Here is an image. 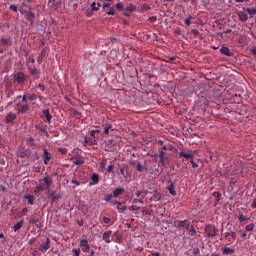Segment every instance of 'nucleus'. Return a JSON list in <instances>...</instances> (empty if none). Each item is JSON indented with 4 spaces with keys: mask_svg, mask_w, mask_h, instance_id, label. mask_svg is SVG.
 I'll return each instance as SVG.
<instances>
[{
    "mask_svg": "<svg viewBox=\"0 0 256 256\" xmlns=\"http://www.w3.org/2000/svg\"><path fill=\"white\" fill-rule=\"evenodd\" d=\"M40 190L47 191L53 185V178L51 176H46L40 180Z\"/></svg>",
    "mask_w": 256,
    "mask_h": 256,
    "instance_id": "obj_1",
    "label": "nucleus"
},
{
    "mask_svg": "<svg viewBox=\"0 0 256 256\" xmlns=\"http://www.w3.org/2000/svg\"><path fill=\"white\" fill-rule=\"evenodd\" d=\"M28 80V76L24 72H17L14 74V81L20 85V87H23Z\"/></svg>",
    "mask_w": 256,
    "mask_h": 256,
    "instance_id": "obj_2",
    "label": "nucleus"
},
{
    "mask_svg": "<svg viewBox=\"0 0 256 256\" xmlns=\"http://www.w3.org/2000/svg\"><path fill=\"white\" fill-rule=\"evenodd\" d=\"M30 110V106L28 103L18 102L16 103V112L18 114H27Z\"/></svg>",
    "mask_w": 256,
    "mask_h": 256,
    "instance_id": "obj_3",
    "label": "nucleus"
},
{
    "mask_svg": "<svg viewBox=\"0 0 256 256\" xmlns=\"http://www.w3.org/2000/svg\"><path fill=\"white\" fill-rule=\"evenodd\" d=\"M204 231L207 237H215L218 233L217 228L213 226V224H207V226H205Z\"/></svg>",
    "mask_w": 256,
    "mask_h": 256,
    "instance_id": "obj_4",
    "label": "nucleus"
},
{
    "mask_svg": "<svg viewBox=\"0 0 256 256\" xmlns=\"http://www.w3.org/2000/svg\"><path fill=\"white\" fill-rule=\"evenodd\" d=\"M136 11V6L132 3L128 4L123 11L125 17H130Z\"/></svg>",
    "mask_w": 256,
    "mask_h": 256,
    "instance_id": "obj_5",
    "label": "nucleus"
},
{
    "mask_svg": "<svg viewBox=\"0 0 256 256\" xmlns=\"http://www.w3.org/2000/svg\"><path fill=\"white\" fill-rule=\"evenodd\" d=\"M42 120H44V122H46L48 124L51 123L52 115L50 114L49 109L42 110Z\"/></svg>",
    "mask_w": 256,
    "mask_h": 256,
    "instance_id": "obj_6",
    "label": "nucleus"
},
{
    "mask_svg": "<svg viewBox=\"0 0 256 256\" xmlns=\"http://www.w3.org/2000/svg\"><path fill=\"white\" fill-rule=\"evenodd\" d=\"M80 248H81V251L83 253H89L90 252V246L88 244V240H80V244H79Z\"/></svg>",
    "mask_w": 256,
    "mask_h": 256,
    "instance_id": "obj_7",
    "label": "nucleus"
},
{
    "mask_svg": "<svg viewBox=\"0 0 256 256\" xmlns=\"http://www.w3.org/2000/svg\"><path fill=\"white\" fill-rule=\"evenodd\" d=\"M50 243V238H46V242H44V244H40V248H38V250H40L42 253H46L51 248Z\"/></svg>",
    "mask_w": 256,
    "mask_h": 256,
    "instance_id": "obj_8",
    "label": "nucleus"
},
{
    "mask_svg": "<svg viewBox=\"0 0 256 256\" xmlns=\"http://www.w3.org/2000/svg\"><path fill=\"white\" fill-rule=\"evenodd\" d=\"M224 237L228 240L229 244H233L236 240V232H225Z\"/></svg>",
    "mask_w": 256,
    "mask_h": 256,
    "instance_id": "obj_9",
    "label": "nucleus"
},
{
    "mask_svg": "<svg viewBox=\"0 0 256 256\" xmlns=\"http://www.w3.org/2000/svg\"><path fill=\"white\" fill-rule=\"evenodd\" d=\"M179 158H184L186 160H189V162H191L194 159V154H193V152L187 153L185 151H180Z\"/></svg>",
    "mask_w": 256,
    "mask_h": 256,
    "instance_id": "obj_10",
    "label": "nucleus"
},
{
    "mask_svg": "<svg viewBox=\"0 0 256 256\" xmlns=\"http://www.w3.org/2000/svg\"><path fill=\"white\" fill-rule=\"evenodd\" d=\"M242 172H243L242 166L235 164V165L232 167V171L229 173V176L239 175V174H241Z\"/></svg>",
    "mask_w": 256,
    "mask_h": 256,
    "instance_id": "obj_11",
    "label": "nucleus"
},
{
    "mask_svg": "<svg viewBox=\"0 0 256 256\" xmlns=\"http://www.w3.org/2000/svg\"><path fill=\"white\" fill-rule=\"evenodd\" d=\"M111 235H112V230H106V232H103L102 234V240L106 243V244H110L111 243Z\"/></svg>",
    "mask_w": 256,
    "mask_h": 256,
    "instance_id": "obj_12",
    "label": "nucleus"
},
{
    "mask_svg": "<svg viewBox=\"0 0 256 256\" xmlns=\"http://www.w3.org/2000/svg\"><path fill=\"white\" fill-rule=\"evenodd\" d=\"M28 72L30 73L31 76H34V79L37 80L39 79V70L36 67H32L31 65H28Z\"/></svg>",
    "mask_w": 256,
    "mask_h": 256,
    "instance_id": "obj_13",
    "label": "nucleus"
},
{
    "mask_svg": "<svg viewBox=\"0 0 256 256\" xmlns=\"http://www.w3.org/2000/svg\"><path fill=\"white\" fill-rule=\"evenodd\" d=\"M17 119V114L13 112H9L6 116V123L12 124Z\"/></svg>",
    "mask_w": 256,
    "mask_h": 256,
    "instance_id": "obj_14",
    "label": "nucleus"
},
{
    "mask_svg": "<svg viewBox=\"0 0 256 256\" xmlns=\"http://www.w3.org/2000/svg\"><path fill=\"white\" fill-rule=\"evenodd\" d=\"M42 158L44 159V165H48L52 158V154L48 152L47 149H44V155H42Z\"/></svg>",
    "mask_w": 256,
    "mask_h": 256,
    "instance_id": "obj_15",
    "label": "nucleus"
},
{
    "mask_svg": "<svg viewBox=\"0 0 256 256\" xmlns=\"http://www.w3.org/2000/svg\"><path fill=\"white\" fill-rule=\"evenodd\" d=\"M167 190H168L170 195H172V196L177 195V191L175 190V183L174 182L169 181V185L167 186Z\"/></svg>",
    "mask_w": 256,
    "mask_h": 256,
    "instance_id": "obj_16",
    "label": "nucleus"
},
{
    "mask_svg": "<svg viewBox=\"0 0 256 256\" xmlns=\"http://www.w3.org/2000/svg\"><path fill=\"white\" fill-rule=\"evenodd\" d=\"M220 53L226 57H232L233 53L230 51L229 47L222 46L220 48Z\"/></svg>",
    "mask_w": 256,
    "mask_h": 256,
    "instance_id": "obj_17",
    "label": "nucleus"
},
{
    "mask_svg": "<svg viewBox=\"0 0 256 256\" xmlns=\"http://www.w3.org/2000/svg\"><path fill=\"white\" fill-rule=\"evenodd\" d=\"M188 220H175L174 224L178 229H183L186 227Z\"/></svg>",
    "mask_w": 256,
    "mask_h": 256,
    "instance_id": "obj_18",
    "label": "nucleus"
},
{
    "mask_svg": "<svg viewBox=\"0 0 256 256\" xmlns=\"http://www.w3.org/2000/svg\"><path fill=\"white\" fill-rule=\"evenodd\" d=\"M125 192V189L123 187H117L113 191V197L118 198L119 196L123 195Z\"/></svg>",
    "mask_w": 256,
    "mask_h": 256,
    "instance_id": "obj_19",
    "label": "nucleus"
},
{
    "mask_svg": "<svg viewBox=\"0 0 256 256\" xmlns=\"http://www.w3.org/2000/svg\"><path fill=\"white\" fill-rule=\"evenodd\" d=\"M26 20L33 25L35 22V14L32 11L26 12Z\"/></svg>",
    "mask_w": 256,
    "mask_h": 256,
    "instance_id": "obj_20",
    "label": "nucleus"
},
{
    "mask_svg": "<svg viewBox=\"0 0 256 256\" xmlns=\"http://www.w3.org/2000/svg\"><path fill=\"white\" fill-rule=\"evenodd\" d=\"M238 17H239V20L242 22H247L249 19L248 14L245 11H239Z\"/></svg>",
    "mask_w": 256,
    "mask_h": 256,
    "instance_id": "obj_21",
    "label": "nucleus"
},
{
    "mask_svg": "<svg viewBox=\"0 0 256 256\" xmlns=\"http://www.w3.org/2000/svg\"><path fill=\"white\" fill-rule=\"evenodd\" d=\"M115 204L117 205L116 209L118 210L119 213H122L128 209L127 205L122 206V202L120 201H115Z\"/></svg>",
    "mask_w": 256,
    "mask_h": 256,
    "instance_id": "obj_22",
    "label": "nucleus"
},
{
    "mask_svg": "<svg viewBox=\"0 0 256 256\" xmlns=\"http://www.w3.org/2000/svg\"><path fill=\"white\" fill-rule=\"evenodd\" d=\"M99 183V175L97 173H92L90 185H97Z\"/></svg>",
    "mask_w": 256,
    "mask_h": 256,
    "instance_id": "obj_23",
    "label": "nucleus"
},
{
    "mask_svg": "<svg viewBox=\"0 0 256 256\" xmlns=\"http://www.w3.org/2000/svg\"><path fill=\"white\" fill-rule=\"evenodd\" d=\"M162 199V194L160 192H155L151 197L150 201L159 202Z\"/></svg>",
    "mask_w": 256,
    "mask_h": 256,
    "instance_id": "obj_24",
    "label": "nucleus"
},
{
    "mask_svg": "<svg viewBox=\"0 0 256 256\" xmlns=\"http://www.w3.org/2000/svg\"><path fill=\"white\" fill-rule=\"evenodd\" d=\"M235 253L234 248H222L223 255H232Z\"/></svg>",
    "mask_w": 256,
    "mask_h": 256,
    "instance_id": "obj_25",
    "label": "nucleus"
},
{
    "mask_svg": "<svg viewBox=\"0 0 256 256\" xmlns=\"http://www.w3.org/2000/svg\"><path fill=\"white\" fill-rule=\"evenodd\" d=\"M24 199L28 200V204L34 205V200H35L34 195H31V194L24 195Z\"/></svg>",
    "mask_w": 256,
    "mask_h": 256,
    "instance_id": "obj_26",
    "label": "nucleus"
},
{
    "mask_svg": "<svg viewBox=\"0 0 256 256\" xmlns=\"http://www.w3.org/2000/svg\"><path fill=\"white\" fill-rule=\"evenodd\" d=\"M24 225V220H20L17 224H14V232H18Z\"/></svg>",
    "mask_w": 256,
    "mask_h": 256,
    "instance_id": "obj_27",
    "label": "nucleus"
},
{
    "mask_svg": "<svg viewBox=\"0 0 256 256\" xmlns=\"http://www.w3.org/2000/svg\"><path fill=\"white\" fill-rule=\"evenodd\" d=\"M100 133H101V130H100V129H95V130H90V131H89L90 137L94 139L93 141H96V136H95V134H100Z\"/></svg>",
    "mask_w": 256,
    "mask_h": 256,
    "instance_id": "obj_28",
    "label": "nucleus"
},
{
    "mask_svg": "<svg viewBox=\"0 0 256 256\" xmlns=\"http://www.w3.org/2000/svg\"><path fill=\"white\" fill-rule=\"evenodd\" d=\"M103 128H104L103 134L109 135V131L112 129V125L107 123L103 125Z\"/></svg>",
    "mask_w": 256,
    "mask_h": 256,
    "instance_id": "obj_29",
    "label": "nucleus"
},
{
    "mask_svg": "<svg viewBox=\"0 0 256 256\" xmlns=\"http://www.w3.org/2000/svg\"><path fill=\"white\" fill-rule=\"evenodd\" d=\"M107 16H116L117 11L114 7H110L108 11L105 12Z\"/></svg>",
    "mask_w": 256,
    "mask_h": 256,
    "instance_id": "obj_30",
    "label": "nucleus"
},
{
    "mask_svg": "<svg viewBox=\"0 0 256 256\" xmlns=\"http://www.w3.org/2000/svg\"><path fill=\"white\" fill-rule=\"evenodd\" d=\"M150 9H151V7L148 4H142L140 6V12H142V13L150 11Z\"/></svg>",
    "mask_w": 256,
    "mask_h": 256,
    "instance_id": "obj_31",
    "label": "nucleus"
},
{
    "mask_svg": "<svg viewBox=\"0 0 256 256\" xmlns=\"http://www.w3.org/2000/svg\"><path fill=\"white\" fill-rule=\"evenodd\" d=\"M115 9H116L117 11H119V12L124 11V3H123V2H118V3H116Z\"/></svg>",
    "mask_w": 256,
    "mask_h": 256,
    "instance_id": "obj_32",
    "label": "nucleus"
},
{
    "mask_svg": "<svg viewBox=\"0 0 256 256\" xmlns=\"http://www.w3.org/2000/svg\"><path fill=\"white\" fill-rule=\"evenodd\" d=\"M35 63V58L32 56H28V59H26V66H31V64L33 65Z\"/></svg>",
    "mask_w": 256,
    "mask_h": 256,
    "instance_id": "obj_33",
    "label": "nucleus"
},
{
    "mask_svg": "<svg viewBox=\"0 0 256 256\" xmlns=\"http://www.w3.org/2000/svg\"><path fill=\"white\" fill-rule=\"evenodd\" d=\"M136 170L140 173L144 172V171H147V168L144 167L141 163H137L136 165Z\"/></svg>",
    "mask_w": 256,
    "mask_h": 256,
    "instance_id": "obj_34",
    "label": "nucleus"
},
{
    "mask_svg": "<svg viewBox=\"0 0 256 256\" xmlns=\"http://www.w3.org/2000/svg\"><path fill=\"white\" fill-rule=\"evenodd\" d=\"M191 20H193V16H192V15H189L186 19H184V24H185L187 27H190V26H191Z\"/></svg>",
    "mask_w": 256,
    "mask_h": 256,
    "instance_id": "obj_35",
    "label": "nucleus"
},
{
    "mask_svg": "<svg viewBox=\"0 0 256 256\" xmlns=\"http://www.w3.org/2000/svg\"><path fill=\"white\" fill-rule=\"evenodd\" d=\"M10 44V39L8 38H2L0 40V46H6V45H9Z\"/></svg>",
    "mask_w": 256,
    "mask_h": 256,
    "instance_id": "obj_36",
    "label": "nucleus"
},
{
    "mask_svg": "<svg viewBox=\"0 0 256 256\" xmlns=\"http://www.w3.org/2000/svg\"><path fill=\"white\" fill-rule=\"evenodd\" d=\"M93 145V139L91 138H88L87 136L84 137V146H87V145Z\"/></svg>",
    "mask_w": 256,
    "mask_h": 256,
    "instance_id": "obj_37",
    "label": "nucleus"
},
{
    "mask_svg": "<svg viewBox=\"0 0 256 256\" xmlns=\"http://www.w3.org/2000/svg\"><path fill=\"white\" fill-rule=\"evenodd\" d=\"M246 12H247L250 16H254V15H256V8H246Z\"/></svg>",
    "mask_w": 256,
    "mask_h": 256,
    "instance_id": "obj_38",
    "label": "nucleus"
},
{
    "mask_svg": "<svg viewBox=\"0 0 256 256\" xmlns=\"http://www.w3.org/2000/svg\"><path fill=\"white\" fill-rule=\"evenodd\" d=\"M254 229H255V224H248L247 226H245V231L247 232L254 231Z\"/></svg>",
    "mask_w": 256,
    "mask_h": 256,
    "instance_id": "obj_39",
    "label": "nucleus"
},
{
    "mask_svg": "<svg viewBox=\"0 0 256 256\" xmlns=\"http://www.w3.org/2000/svg\"><path fill=\"white\" fill-rule=\"evenodd\" d=\"M197 233L196 228L194 226H190V230H188V234L193 237Z\"/></svg>",
    "mask_w": 256,
    "mask_h": 256,
    "instance_id": "obj_40",
    "label": "nucleus"
},
{
    "mask_svg": "<svg viewBox=\"0 0 256 256\" xmlns=\"http://www.w3.org/2000/svg\"><path fill=\"white\" fill-rule=\"evenodd\" d=\"M37 100V94H30L28 93V101H36Z\"/></svg>",
    "mask_w": 256,
    "mask_h": 256,
    "instance_id": "obj_41",
    "label": "nucleus"
},
{
    "mask_svg": "<svg viewBox=\"0 0 256 256\" xmlns=\"http://www.w3.org/2000/svg\"><path fill=\"white\" fill-rule=\"evenodd\" d=\"M28 100H29V93H24V95H22V103L27 104Z\"/></svg>",
    "mask_w": 256,
    "mask_h": 256,
    "instance_id": "obj_42",
    "label": "nucleus"
},
{
    "mask_svg": "<svg viewBox=\"0 0 256 256\" xmlns=\"http://www.w3.org/2000/svg\"><path fill=\"white\" fill-rule=\"evenodd\" d=\"M73 164L76 165V166H81V165L84 164V160L83 159H76V160H74Z\"/></svg>",
    "mask_w": 256,
    "mask_h": 256,
    "instance_id": "obj_43",
    "label": "nucleus"
},
{
    "mask_svg": "<svg viewBox=\"0 0 256 256\" xmlns=\"http://www.w3.org/2000/svg\"><path fill=\"white\" fill-rule=\"evenodd\" d=\"M114 195L113 194H106L104 196V201L110 202L113 199Z\"/></svg>",
    "mask_w": 256,
    "mask_h": 256,
    "instance_id": "obj_44",
    "label": "nucleus"
},
{
    "mask_svg": "<svg viewBox=\"0 0 256 256\" xmlns=\"http://www.w3.org/2000/svg\"><path fill=\"white\" fill-rule=\"evenodd\" d=\"M128 210L129 211H139L140 207L137 206V205H131V206L128 207Z\"/></svg>",
    "mask_w": 256,
    "mask_h": 256,
    "instance_id": "obj_45",
    "label": "nucleus"
},
{
    "mask_svg": "<svg viewBox=\"0 0 256 256\" xmlns=\"http://www.w3.org/2000/svg\"><path fill=\"white\" fill-rule=\"evenodd\" d=\"M13 89V82L12 81H7L6 82V90Z\"/></svg>",
    "mask_w": 256,
    "mask_h": 256,
    "instance_id": "obj_46",
    "label": "nucleus"
},
{
    "mask_svg": "<svg viewBox=\"0 0 256 256\" xmlns=\"http://www.w3.org/2000/svg\"><path fill=\"white\" fill-rule=\"evenodd\" d=\"M72 253H74V256H80L81 250L80 248H74V250H72Z\"/></svg>",
    "mask_w": 256,
    "mask_h": 256,
    "instance_id": "obj_47",
    "label": "nucleus"
},
{
    "mask_svg": "<svg viewBox=\"0 0 256 256\" xmlns=\"http://www.w3.org/2000/svg\"><path fill=\"white\" fill-rule=\"evenodd\" d=\"M102 222H103L104 224H110L111 220H110V218H107V216H103V217H102Z\"/></svg>",
    "mask_w": 256,
    "mask_h": 256,
    "instance_id": "obj_48",
    "label": "nucleus"
},
{
    "mask_svg": "<svg viewBox=\"0 0 256 256\" xmlns=\"http://www.w3.org/2000/svg\"><path fill=\"white\" fill-rule=\"evenodd\" d=\"M114 168H115L114 164H110V165L107 167V172H108V173H113Z\"/></svg>",
    "mask_w": 256,
    "mask_h": 256,
    "instance_id": "obj_49",
    "label": "nucleus"
},
{
    "mask_svg": "<svg viewBox=\"0 0 256 256\" xmlns=\"http://www.w3.org/2000/svg\"><path fill=\"white\" fill-rule=\"evenodd\" d=\"M106 165H107V159H102L101 162H100V167L102 169H104L106 167Z\"/></svg>",
    "mask_w": 256,
    "mask_h": 256,
    "instance_id": "obj_50",
    "label": "nucleus"
},
{
    "mask_svg": "<svg viewBox=\"0 0 256 256\" xmlns=\"http://www.w3.org/2000/svg\"><path fill=\"white\" fill-rule=\"evenodd\" d=\"M238 219L240 222H245L248 218H246V216H244L243 214H239Z\"/></svg>",
    "mask_w": 256,
    "mask_h": 256,
    "instance_id": "obj_51",
    "label": "nucleus"
},
{
    "mask_svg": "<svg viewBox=\"0 0 256 256\" xmlns=\"http://www.w3.org/2000/svg\"><path fill=\"white\" fill-rule=\"evenodd\" d=\"M133 203H140V204H144V200L142 198L138 199V198H134L132 200Z\"/></svg>",
    "mask_w": 256,
    "mask_h": 256,
    "instance_id": "obj_52",
    "label": "nucleus"
},
{
    "mask_svg": "<svg viewBox=\"0 0 256 256\" xmlns=\"http://www.w3.org/2000/svg\"><path fill=\"white\" fill-rule=\"evenodd\" d=\"M29 146H34V138L33 137H28V141H27Z\"/></svg>",
    "mask_w": 256,
    "mask_h": 256,
    "instance_id": "obj_53",
    "label": "nucleus"
},
{
    "mask_svg": "<svg viewBox=\"0 0 256 256\" xmlns=\"http://www.w3.org/2000/svg\"><path fill=\"white\" fill-rule=\"evenodd\" d=\"M43 189H40V185L38 184V186H36V188H34V193L39 194L40 192H43Z\"/></svg>",
    "mask_w": 256,
    "mask_h": 256,
    "instance_id": "obj_54",
    "label": "nucleus"
},
{
    "mask_svg": "<svg viewBox=\"0 0 256 256\" xmlns=\"http://www.w3.org/2000/svg\"><path fill=\"white\" fill-rule=\"evenodd\" d=\"M91 10H93V11H98L99 10V7H96V2L91 3Z\"/></svg>",
    "mask_w": 256,
    "mask_h": 256,
    "instance_id": "obj_55",
    "label": "nucleus"
},
{
    "mask_svg": "<svg viewBox=\"0 0 256 256\" xmlns=\"http://www.w3.org/2000/svg\"><path fill=\"white\" fill-rule=\"evenodd\" d=\"M58 152L62 153V155H66L67 154V148L62 147V148L58 149Z\"/></svg>",
    "mask_w": 256,
    "mask_h": 256,
    "instance_id": "obj_56",
    "label": "nucleus"
},
{
    "mask_svg": "<svg viewBox=\"0 0 256 256\" xmlns=\"http://www.w3.org/2000/svg\"><path fill=\"white\" fill-rule=\"evenodd\" d=\"M10 10H11L12 12L16 13V12L18 11L17 5H11V6H10Z\"/></svg>",
    "mask_w": 256,
    "mask_h": 256,
    "instance_id": "obj_57",
    "label": "nucleus"
},
{
    "mask_svg": "<svg viewBox=\"0 0 256 256\" xmlns=\"http://www.w3.org/2000/svg\"><path fill=\"white\" fill-rule=\"evenodd\" d=\"M191 33H192L194 36H199L200 31H199L198 29H192V30H191Z\"/></svg>",
    "mask_w": 256,
    "mask_h": 256,
    "instance_id": "obj_58",
    "label": "nucleus"
},
{
    "mask_svg": "<svg viewBox=\"0 0 256 256\" xmlns=\"http://www.w3.org/2000/svg\"><path fill=\"white\" fill-rule=\"evenodd\" d=\"M159 160H160V164H161L162 166H165V165H166V162H165L166 157H159Z\"/></svg>",
    "mask_w": 256,
    "mask_h": 256,
    "instance_id": "obj_59",
    "label": "nucleus"
},
{
    "mask_svg": "<svg viewBox=\"0 0 256 256\" xmlns=\"http://www.w3.org/2000/svg\"><path fill=\"white\" fill-rule=\"evenodd\" d=\"M6 91H7V94H8V97H9V98L14 95V90H13V88H12V89H8V90H6Z\"/></svg>",
    "mask_w": 256,
    "mask_h": 256,
    "instance_id": "obj_60",
    "label": "nucleus"
},
{
    "mask_svg": "<svg viewBox=\"0 0 256 256\" xmlns=\"http://www.w3.org/2000/svg\"><path fill=\"white\" fill-rule=\"evenodd\" d=\"M28 212L29 210L27 207L22 208V216H26Z\"/></svg>",
    "mask_w": 256,
    "mask_h": 256,
    "instance_id": "obj_61",
    "label": "nucleus"
},
{
    "mask_svg": "<svg viewBox=\"0 0 256 256\" xmlns=\"http://www.w3.org/2000/svg\"><path fill=\"white\" fill-rule=\"evenodd\" d=\"M38 89H40V91L44 92L45 91V85L40 83L38 84Z\"/></svg>",
    "mask_w": 256,
    "mask_h": 256,
    "instance_id": "obj_62",
    "label": "nucleus"
},
{
    "mask_svg": "<svg viewBox=\"0 0 256 256\" xmlns=\"http://www.w3.org/2000/svg\"><path fill=\"white\" fill-rule=\"evenodd\" d=\"M60 199V196L59 195H54L52 196V203L58 201Z\"/></svg>",
    "mask_w": 256,
    "mask_h": 256,
    "instance_id": "obj_63",
    "label": "nucleus"
},
{
    "mask_svg": "<svg viewBox=\"0 0 256 256\" xmlns=\"http://www.w3.org/2000/svg\"><path fill=\"white\" fill-rule=\"evenodd\" d=\"M251 208L256 209V198L253 199V202L251 203Z\"/></svg>",
    "mask_w": 256,
    "mask_h": 256,
    "instance_id": "obj_64",
    "label": "nucleus"
}]
</instances>
